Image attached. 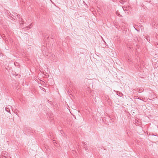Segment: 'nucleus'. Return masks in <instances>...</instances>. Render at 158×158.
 I'll return each instance as SVG.
<instances>
[{
    "instance_id": "19",
    "label": "nucleus",
    "mask_w": 158,
    "mask_h": 158,
    "mask_svg": "<svg viewBox=\"0 0 158 158\" xmlns=\"http://www.w3.org/2000/svg\"><path fill=\"white\" fill-rule=\"evenodd\" d=\"M136 29V30L137 31H138V30H137V29Z\"/></svg>"
},
{
    "instance_id": "3",
    "label": "nucleus",
    "mask_w": 158,
    "mask_h": 158,
    "mask_svg": "<svg viewBox=\"0 0 158 158\" xmlns=\"http://www.w3.org/2000/svg\"><path fill=\"white\" fill-rule=\"evenodd\" d=\"M47 50V48H45V47H44V49H43L42 50V52L43 53V54L44 55H46V51Z\"/></svg>"
},
{
    "instance_id": "9",
    "label": "nucleus",
    "mask_w": 158,
    "mask_h": 158,
    "mask_svg": "<svg viewBox=\"0 0 158 158\" xmlns=\"http://www.w3.org/2000/svg\"><path fill=\"white\" fill-rule=\"evenodd\" d=\"M32 23H31L30 25L28 26L27 27V28H29V29L31 27V26L32 25Z\"/></svg>"
},
{
    "instance_id": "10",
    "label": "nucleus",
    "mask_w": 158,
    "mask_h": 158,
    "mask_svg": "<svg viewBox=\"0 0 158 158\" xmlns=\"http://www.w3.org/2000/svg\"><path fill=\"white\" fill-rule=\"evenodd\" d=\"M156 25V22H154L152 23V25L154 26Z\"/></svg>"
},
{
    "instance_id": "15",
    "label": "nucleus",
    "mask_w": 158,
    "mask_h": 158,
    "mask_svg": "<svg viewBox=\"0 0 158 158\" xmlns=\"http://www.w3.org/2000/svg\"><path fill=\"white\" fill-rule=\"evenodd\" d=\"M146 39H147V41H148L149 42L150 40H148V39L147 38H146Z\"/></svg>"
},
{
    "instance_id": "8",
    "label": "nucleus",
    "mask_w": 158,
    "mask_h": 158,
    "mask_svg": "<svg viewBox=\"0 0 158 158\" xmlns=\"http://www.w3.org/2000/svg\"><path fill=\"white\" fill-rule=\"evenodd\" d=\"M154 44L155 45V46L156 47L158 48V43L157 42H155Z\"/></svg>"
},
{
    "instance_id": "1",
    "label": "nucleus",
    "mask_w": 158,
    "mask_h": 158,
    "mask_svg": "<svg viewBox=\"0 0 158 158\" xmlns=\"http://www.w3.org/2000/svg\"><path fill=\"white\" fill-rule=\"evenodd\" d=\"M46 57L50 60L53 61H56L57 60L55 56L50 52H48L46 55Z\"/></svg>"
},
{
    "instance_id": "18",
    "label": "nucleus",
    "mask_w": 158,
    "mask_h": 158,
    "mask_svg": "<svg viewBox=\"0 0 158 158\" xmlns=\"http://www.w3.org/2000/svg\"><path fill=\"white\" fill-rule=\"evenodd\" d=\"M122 4H124V2H121Z\"/></svg>"
},
{
    "instance_id": "13",
    "label": "nucleus",
    "mask_w": 158,
    "mask_h": 158,
    "mask_svg": "<svg viewBox=\"0 0 158 158\" xmlns=\"http://www.w3.org/2000/svg\"><path fill=\"white\" fill-rule=\"evenodd\" d=\"M85 148V150H88V148H87V147H86V148Z\"/></svg>"
},
{
    "instance_id": "2",
    "label": "nucleus",
    "mask_w": 158,
    "mask_h": 158,
    "mask_svg": "<svg viewBox=\"0 0 158 158\" xmlns=\"http://www.w3.org/2000/svg\"><path fill=\"white\" fill-rule=\"evenodd\" d=\"M44 37L45 41L47 42L46 43L47 44H48L49 43V36L46 34H44Z\"/></svg>"
},
{
    "instance_id": "16",
    "label": "nucleus",
    "mask_w": 158,
    "mask_h": 158,
    "mask_svg": "<svg viewBox=\"0 0 158 158\" xmlns=\"http://www.w3.org/2000/svg\"><path fill=\"white\" fill-rule=\"evenodd\" d=\"M0 56H2V53H0Z\"/></svg>"
},
{
    "instance_id": "6",
    "label": "nucleus",
    "mask_w": 158,
    "mask_h": 158,
    "mask_svg": "<svg viewBox=\"0 0 158 158\" xmlns=\"http://www.w3.org/2000/svg\"><path fill=\"white\" fill-rule=\"evenodd\" d=\"M50 38L51 39H52V41H53V42H52L51 41V43L52 44H53V43L54 42V40H53V39L54 38V35H52L51 36H50Z\"/></svg>"
},
{
    "instance_id": "12",
    "label": "nucleus",
    "mask_w": 158,
    "mask_h": 158,
    "mask_svg": "<svg viewBox=\"0 0 158 158\" xmlns=\"http://www.w3.org/2000/svg\"><path fill=\"white\" fill-rule=\"evenodd\" d=\"M138 98V99H140V100H143V101H144V100H143L142 99H141V98Z\"/></svg>"
},
{
    "instance_id": "5",
    "label": "nucleus",
    "mask_w": 158,
    "mask_h": 158,
    "mask_svg": "<svg viewBox=\"0 0 158 158\" xmlns=\"http://www.w3.org/2000/svg\"><path fill=\"white\" fill-rule=\"evenodd\" d=\"M5 110L7 112L10 113V110L9 108L7 107H6L5 108Z\"/></svg>"
},
{
    "instance_id": "4",
    "label": "nucleus",
    "mask_w": 158,
    "mask_h": 158,
    "mask_svg": "<svg viewBox=\"0 0 158 158\" xmlns=\"http://www.w3.org/2000/svg\"><path fill=\"white\" fill-rule=\"evenodd\" d=\"M24 23V21L23 20V19L21 18L19 20V23L20 24H23Z\"/></svg>"
},
{
    "instance_id": "14",
    "label": "nucleus",
    "mask_w": 158,
    "mask_h": 158,
    "mask_svg": "<svg viewBox=\"0 0 158 158\" xmlns=\"http://www.w3.org/2000/svg\"><path fill=\"white\" fill-rule=\"evenodd\" d=\"M112 1L114 2H115L117 0H112Z\"/></svg>"
},
{
    "instance_id": "17",
    "label": "nucleus",
    "mask_w": 158,
    "mask_h": 158,
    "mask_svg": "<svg viewBox=\"0 0 158 158\" xmlns=\"http://www.w3.org/2000/svg\"><path fill=\"white\" fill-rule=\"evenodd\" d=\"M3 157H5V158H6V157H5V156H3ZM1 158H3V156H2L1 157Z\"/></svg>"
},
{
    "instance_id": "7",
    "label": "nucleus",
    "mask_w": 158,
    "mask_h": 158,
    "mask_svg": "<svg viewBox=\"0 0 158 158\" xmlns=\"http://www.w3.org/2000/svg\"><path fill=\"white\" fill-rule=\"evenodd\" d=\"M82 144L83 145V146L84 148H86L87 147V143L84 142H82Z\"/></svg>"
},
{
    "instance_id": "11",
    "label": "nucleus",
    "mask_w": 158,
    "mask_h": 158,
    "mask_svg": "<svg viewBox=\"0 0 158 158\" xmlns=\"http://www.w3.org/2000/svg\"><path fill=\"white\" fill-rule=\"evenodd\" d=\"M116 14L118 16H119L120 15V14L119 13H118V12Z\"/></svg>"
}]
</instances>
